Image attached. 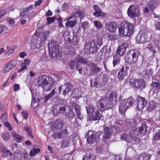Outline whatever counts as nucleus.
Returning <instances> with one entry per match:
<instances>
[{
    "label": "nucleus",
    "mask_w": 160,
    "mask_h": 160,
    "mask_svg": "<svg viewBox=\"0 0 160 160\" xmlns=\"http://www.w3.org/2000/svg\"><path fill=\"white\" fill-rule=\"evenodd\" d=\"M55 76L41 74L38 77L37 83L38 86L46 92L50 91L54 87L55 81Z\"/></svg>",
    "instance_id": "1"
},
{
    "label": "nucleus",
    "mask_w": 160,
    "mask_h": 160,
    "mask_svg": "<svg viewBox=\"0 0 160 160\" xmlns=\"http://www.w3.org/2000/svg\"><path fill=\"white\" fill-rule=\"evenodd\" d=\"M117 96L115 92L110 93L108 97L102 98L99 100L98 105L100 109L106 108L108 109H112L114 106L113 101L117 100Z\"/></svg>",
    "instance_id": "2"
},
{
    "label": "nucleus",
    "mask_w": 160,
    "mask_h": 160,
    "mask_svg": "<svg viewBox=\"0 0 160 160\" xmlns=\"http://www.w3.org/2000/svg\"><path fill=\"white\" fill-rule=\"evenodd\" d=\"M135 30V26L126 21H122L121 26L118 28V36L123 37L124 36L130 37L132 35Z\"/></svg>",
    "instance_id": "3"
},
{
    "label": "nucleus",
    "mask_w": 160,
    "mask_h": 160,
    "mask_svg": "<svg viewBox=\"0 0 160 160\" xmlns=\"http://www.w3.org/2000/svg\"><path fill=\"white\" fill-rule=\"evenodd\" d=\"M49 55L52 58H54L59 56L60 51L58 42L56 41L51 40L48 44Z\"/></svg>",
    "instance_id": "4"
},
{
    "label": "nucleus",
    "mask_w": 160,
    "mask_h": 160,
    "mask_svg": "<svg viewBox=\"0 0 160 160\" xmlns=\"http://www.w3.org/2000/svg\"><path fill=\"white\" fill-rule=\"evenodd\" d=\"M86 110L88 115H92V121L98 120L101 119L102 116L101 113L92 104H89L86 107Z\"/></svg>",
    "instance_id": "5"
},
{
    "label": "nucleus",
    "mask_w": 160,
    "mask_h": 160,
    "mask_svg": "<svg viewBox=\"0 0 160 160\" xmlns=\"http://www.w3.org/2000/svg\"><path fill=\"white\" fill-rule=\"evenodd\" d=\"M84 49L87 54L96 53L98 51V48L96 44L95 40L93 39L90 42L85 43Z\"/></svg>",
    "instance_id": "6"
},
{
    "label": "nucleus",
    "mask_w": 160,
    "mask_h": 160,
    "mask_svg": "<svg viewBox=\"0 0 160 160\" xmlns=\"http://www.w3.org/2000/svg\"><path fill=\"white\" fill-rule=\"evenodd\" d=\"M131 57L128 54L125 57V60L129 65H134L137 62L140 53L139 51L133 50L131 52Z\"/></svg>",
    "instance_id": "7"
},
{
    "label": "nucleus",
    "mask_w": 160,
    "mask_h": 160,
    "mask_svg": "<svg viewBox=\"0 0 160 160\" xmlns=\"http://www.w3.org/2000/svg\"><path fill=\"white\" fill-rule=\"evenodd\" d=\"M129 83L130 85L134 89H138L139 88H143L146 87L145 82L142 79H131L129 81Z\"/></svg>",
    "instance_id": "8"
},
{
    "label": "nucleus",
    "mask_w": 160,
    "mask_h": 160,
    "mask_svg": "<svg viewBox=\"0 0 160 160\" xmlns=\"http://www.w3.org/2000/svg\"><path fill=\"white\" fill-rule=\"evenodd\" d=\"M127 13L130 17H138L140 15L139 7L136 5H131L128 9Z\"/></svg>",
    "instance_id": "9"
},
{
    "label": "nucleus",
    "mask_w": 160,
    "mask_h": 160,
    "mask_svg": "<svg viewBox=\"0 0 160 160\" xmlns=\"http://www.w3.org/2000/svg\"><path fill=\"white\" fill-rule=\"evenodd\" d=\"M102 134V131H99L98 132H94L87 139V141L88 144H93L97 142L100 139V136Z\"/></svg>",
    "instance_id": "10"
},
{
    "label": "nucleus",
    "mask_w": 160,
    "mask_h": 160,
    "mask_svg": "<svg viewBox=\"0 0 160 160\" xmlns=\"http://www.w3.org/2000/svg\"><path fill=\"white\" fill-rule=\"evenodd\" d=\"M129 68L126 65L123 66L118 72V78L120 81H122L124 78L128 74Z\"/></svg>",
    "instance_id": "11"
},
{
    "label": "nucleus",
    "mask_w": 160,
    "mask_h": 160,
    "mask_svg": "<svg viewBox=\"0 0 160 160\" xmlns=\"http://www.w3.org/2000/svg\"><path fill=\"white\" fill-rule=\"evenodd\" d=\"M129 44L127 42H123L121 45L119 46L117 48L116 54L121 57L125 53L127 48H129Z\"/></svg>",
    "instance_id": "12"
},
{
    "label": "nucleus",
    "mask_w": 160,
    "mask_h": 160,
    "mask_svg": "<svg viewBox=\"0 0 160 160\" xmlns=\"http://www.w3.org/2000/svg\"><path fill=\"white\" fill-rule=\"evenodd\" d=\"M137 101L138 102L137 108L138 110L141 111L147 106V101L144 98L140 96L138 97Z\"/></svg>",
    "instance_id": "13"
},
{
    "label": "nucleus",
    "mask_w": 160,
    "mask_h": 160,
    "mask_svg": "<svg viewBox=\"0 0 160 160\" xmlns=\"http://www.w3.org/2000/svg\"><path fill=\"white\" fill-rule=\"evenodd\" d=\"M103 130L104 134L102 140L104 142H106L112 134L111 128L108 127H105V125H104L103 127Z\"/></svg>",
    "instance_id": "14"
},
{
    "label": "nucleus",
    "mask_w": 160,
    "mask_h": 160,
    "mask_svg": "<svg viewBox=\"0 0 160 160\" xmlns=\"http://www.w3.org/2000/svg\"><path fill=\"white\" fill-rule=\"evenodd\" d=\"M17 62L15 60H12L7 63L3 68L4 73L9 72L15 67Z\"/></svg>",
    "instance_id": "15"
},
{
    "label": "nucleus",
    "mask_w": 160,
    "mask_h": 160,
    "mask_svg": "<svg viewBox=\"0 0 160 160\" xmlns=\"http://www.w3.org/2000/svg\"><path fill=\"white\" fill-rule=\"evenodd\" d=\"M89 67L90 74L91 75L97 74L101 70V68H99L97 65L93 63L89 64Z\"/></svg>",
    "instance_id": "16"
},
{
    "label": "nucleus",
    "mask_w": 160,
    "mask_h": 160,
    "mask_svg": "<svg viewBox=\"0 0 160 160\" xmlns=\"http://www.w3.org/2000/svg\"><path fill=\"white\" fill-rule=\"evenodd\" d=\"M65 110V106H63L62 107H60V105L57 104L54 106L53 112L54 114L58 115L61 113H63Z\"/></svg>",
    "instance_id": "17"
},
{
    "label": "nucleus",
    "mask_w": 160,
    "mask_h": 160,
    "mask_svg": "<svg viewBox=\"0 0 160 160\" xmlns=\"http://www.w3.org/2000/svg\"><path fill=\"white\" fill-rule=\"evenodd\" d=\"M106 29L111 32H114L116 31L118 28L117 25L114 22H111L110 23L106 25Z\"/></svg>",
    "instance_id": "18"
},
{
    "label": "nucleus",
    "mask_w": 160,
    "mask_h": 160,
    "mask_svg": "<svg viewBox=\"0 0 160 160\" xmlns=\"http://www.w3.org/2000/svg\"><path fill=\"white\" fill-rule=\"evenodd\" d=\"M125 102L122 100L119 105V112L122 115H124L127 110L128 108L125 103Z\"/></svg>",
    "instance_id": "19"
},
{
    "label": "nucleus",
    "mask_w": 160,
    "mask_h": 160,
    "mask_svg": "<svg viewBox=\"0 0 160 160\" xmlns=\"http://www.w3.org/2000/svg\"><path fill=\"white\" fill-rule=\"evenodd\" d=\"M152 155L145 152H143L139 154L136 160H150Z\"/></svg>",
    "instance_id": "20"
},
{
    "label": "nucleus",
    "mask_w": 160,
    "mask_h": 160,
    "mask_svg": "<svg viewBox=\"0 0 160 160\" xmlns=\"http://www.w3.org/2000/svg\"><path fill=\"white\" fill-rule=\"evenodd\" d=\"M147 127L145 123H142L141 126L138 128V131L140 135H144L147 132Z\"/></svg>",
    "instance_id": "21"
},
{
    "label": "nucleus",
    "mask_w": 160,
    "mask_h": 160,
    "mask_svg": "<svg viewBox=\"0 0 160 160\" xmlns=\"http://www.w3.org/2000/svg\"><path fill=\"white\" fill-rule=\"evenodd\" d=\"M145 34L138 35L136 41L138 43H144L148 41L147 38H145Z\"/></svg>",
    "instance_id": "22"
},
{
    "label": "nucleus",
    "mask_w": 160,
    "mask_h": 160,
    "mask_svg": "<svg viewBox=\"0 0 160 160\" xmlns=\"http://www.w3.org/2000/svg\"><path fill=\"white\" fill-rule=\"evenodd\" d=\"M122 100L125 102V104L127 105L128 108L132 106L135 102L134 100L131 97Z\"/></svg>",
    "instance_id": "23"
},
{
    "label": "nucleus",
    "mask_w": 160,
    "mask_h": 160,
    "mask_svg": "<svg viewBox=\"0 0 160 160\" xmlns=\"http://www.w3.org/2000/svg\"><path fill=\"white\" fill-rule=\"evenodd\" d=\"M62 126V121L60 119H57L54 123V128L56 129H60Z\"/></svg>",
    "instance_id": "24"
},
{
    "label": "nucleus",
    "mask_w": 160,
    "mask_h": 160,
    "mask_svg": "<svg viewBox=\"0 0 160 160\" xmlns=\"http://www.w3.org/2000/svg\"><path fill=\"white\" fill-rule=\"evenodd\" d=\"M121 57L115 54L113 56V61L112 62L113 65L114 67L119 65L120 62V57Z\"/></svg>",
    "instance_id": "25"
},
{
    "label": "nucleus",
    "mask_w": 160,
    "mask_h": 160,
    "mask_svg": "<svg viewBox=\"0 0 160 160\" xmlns=\"http://www.w3.org/2000/svg\"><path fill=\"white\" fill-rule=\"evenodd\" d=\"M22 154L21 152L19 150L16 151L13 154L14 160H22Z\"/></svg>",
    "instance_id": "26"
},
{
    "label": "nucleus",
    "mask_w": 160,
    "mask_h": 160,
    "mask_svg": "<svg viewBox=\"0 0 160 160\" xmlns=\"http://www.w3.org/2000/svg\"><path fill=\"white\" fill-rule=\"evenodd\" d=\"M121 138L129 143L132 142V137L130 135H129L126 133H123L121 134Z\"/></svg>",
    "instance_id": "27"
},
{
    "label": "nucleus",
    "mask_w": 160,
    "mask_h": 160,
    "mask_svg": "<svg viewBox=\"0 0 160 160\" xmlns=\"http://www.w3.org/2000/svg\"><path fill=\"white\" fill-rule=\"evenodd\" d=\"M77 60H71L69 62V68L71 70H73L75 67L76 68L78 66V63Z\"/></svg>",
    "instance_id": "28"
},
{
    "label": "nucleus",
    "mask_w": 160,
    "mask_h": 160,
    "mask_svg": "<svg viewBox=\"0 0 160 160\" xmlns=\"http://www.w3.org/2000/svg\"><path fill=\"white\" fill-rule=\"evenodd\" d=\"M12 135L14 140L17 142H20V141L23 138L22 137L18 135L14 132H12Z\"/></svg>",
    "instance_id": "29"
},
{
    "label": "nucleus",
    "mask_w": 160,
    "mask_h": 160,
    "mask_svg": "<svg viewBox=\"0 0 160 160\" xmlns=\"http://www.w3.org/2000/svg\"><path fill=\"white\" fill-rule=\"evenodd\" d=\"M2 152L5 157H11L12 155V152L9 150L7 149L5 147H3L2 150Z\"/></svg>",
    "instance_id": "30"
},
{
    "label": "nucleus",
    "mask_w": 160,
    "mask_h": 160,
    "mask_svg": "<svg viewBox=\"0 0 160 160\" xmlns=\"http://www.w3.org/2000/svg\"><path fill=\"white\" fill-rule=\"evenodd\" d=\"M59 133L61 138H67L68 136V132L66 128L62 130Z\"/></svg>",
    "instance_id": "31"
},
{
    "label": "nucleus",
    "mask_w": 160,
    "mask_h": 160,
    "mask_svg": "<svg viewBox=\"0 0 160 160\" xmlns=\"http://www.w3.org/2000/svg\"><path fill=\"white\" fill-rule=\"evenodd\" d=\"M128 127L131 128H133L136 127L137 123L135 119H130L128 123Z\"/></svg>",
    "instance_id": "32"
},
{
    "label": "nucleus",
    "mask_w": 160,
    "mask_h": 160,
    "mask_svg": "<svg viewBox=\"0 0 160 160\" xmlns=\"http://www.w3.org/2000/svg\"><path fill=\"white\" fill-rule=\"evenodd\" d=\"M96 157L92 154H89L88 155L87 154L83 158L82 160H95Z\"/></svg>",
    "instance_id": "33"
},
{
    "label": "nucleus",
    "mask_w": 160,
    "mask_h": 160,
    "mask_svg": "<svg viewBox=\"0 0 160 160\" xmlns=\"http://www.w3.org/2000/svg\"><path fill=\"white\" fill-rule=\"evenodd\" d=\"M156 3V2L153 0H151L148 2V8L151 11H152L155 8Z\"/></svg>",
    "instance_id": "34"
},
{
    "label": "nucleus",
    "mask_w": 160,
    "mask_h": 160,
    "mask_svg": "<svg viewBox=\"0 0 160 160\" xmlns=\"http://www.w3.org/2000/svg\"><path fill=\"white\" fill-rule=\"evenodd\" d=\"M79 39V38L77 35H74L73 38L71 40V43L74 45H76L78 43Z\"/></svg>",
    "instance_id": "35"
},
{
    "label": "nucleus",
    "mask_w": 160,
    "mask_h": 160,
    "mask_svg": "<svg viewBox=\"0 0 160 160\" xmlns=\"http://www.w3.org/2000/svg\"><path fill=\"white\" fill-rule=\"evenodd\" d=\"M67 118L69 120H72L75 116V113L73 111L72 109L69 107V111L68 113L66 115Z\"/></svg>",
    "instance_id": "36"
},
{
    "label": "nucleus",
    "mask_w": 160,
    "mask_h": 160,
    "mask_svg": "<svg viewBox=\"0 0 160 160\" xmlns=\"http://www.w3.org/2000/svg\"><path fill=\"white\" fill-rule=\"evenodd\" d=\"M55 94V89H53L52 90V92L48 94V95H46L44 98L45 100V102H46L48 100L54 96Z\"/></svg>",
    "instance_id": "37"
},
{
    "label": "nucleus",
    "mask_w": 160,
    "mask_h": 160,
    "mask_svg": "<svg viewBox=\"0 0 160 160\" xmlns=\"http://www.w3.org/2000/svg\"><path fill=\"white\" fill-rule=\"evenodd\" d=\"M156 107L155 101L152 100L149 102L148 110L150 111H152L155 109Z\"/></svg>",
    "instance_id": "38"
},
{
    "label": "nucleus",
    "mask_w": 160,
    "mask_h": 160,
    "mask_svg": "<svg viewBox=\"0 0 160 160\" xmlns=\"http://www.w3.org/2000/svg\"><path fill=\"white\" fill-rule=\"evenodd\" d=\"M77 22V21L76 20L68 21L66 22L65 25L67 27H71L73 28L74 27Z\"/></svg>",
    "instance_id": "39"
},
{
    "label": "nucleus",
    "mask_w": 160,
    "mask_h": 160,
    "mask_svg": "<svg viewBox=\"0 0 160 160\" xmlns=\"http://www.w3.org/2000/svg\"><path fill=\"white\" fill-rule=\"evenodd\" d=\"M160 140V130H158L157 132H156L153 135V138L152 140L156 141Z\"/></svg>",
    "instance_id": "40"
},
{
    "label": "nucleus",
    "mask_w": 160,
    "mask_h": 160,
    "mask_svg": "<svg viewBox=\"0 0 160 160\" xmlns=\"http://www.w3.org/2000/svg\"><path fill=\"white\" fill-rule=\"evenodd\" d=\"M10 135L9 132H5L2 133V138L5 141H7L9 139Z\"/></svg>",
    "instance_id": "41"
},
{
    "label": "nucleus",
    "mask_w": 160,
    "mask_h": 160,
    "mask_svg": "<svg viewBox=\"0 0 160 160\" xmlns=\"http://www.w3.org/2000/svg\"><path fill=\"white\" fill-rule=\"evenodd\" d=\"M69 139H65L62 141L61 147L63 148L67 147L69 145Z\"/></svg>",
    "instance_id": "42"
},
{
    "label": "nucleus",
    "mask_w": 160,
    "mask_h": 160,
    "mask_svg": "<svg viewBox=\"0 0 160 160\" xmlns=\"http://www.w3.org/2000/svg\"><path fill=\"white\" fill-rule=\"evenodd\" d=\"M56 19V17L55 16L47 18H46V20L47 21V25H49L52 22H54Z\"/></svg>",
    "instance_id": "43"
},
{
    "label": "nucleus",
    "mask_w": 160,
    "mask_h": 160,
    "mask_svg": "<svg viewBox=\"0 0 160 160\" xmlns=\"http://www.w3.org/2000/svg\"><path fill=\"white\" fill-rule=\"evenodd\" d=\"M131 137L133 136H138L140 135V133H139V131L137 128L134 129H133L130 132V133Z\"/></svg>",
    "instance_id": "44"
},
{
    "label": "nucleus",
    "mask_w": 160,
    "mask_h": 160,
    "mask_svg": "<svg viewBox=\"0 0 160 160\" xmlns=\"http://www.w3.org/2000/svg\"><path fill=\"white\" fill-rule=\"evenodd\" d=\"M78 62L83 64H86L88 63V61L83 57L80 56L78 59Z\"/></svg>",
    "instance_id": "45"
},
{
    "label": "nucleus",
    "mask_w": 160,
    "mask_h": 160,
    "mask_svg": "<svg viewBox=\"0 0 160 160\" xmlns=\"http://www.w3.org/2000/svg\"><path fill=\"white\" fill-rule=\"evenodd\" d=\"M117 38V36L116 34H108V39L109 41H113Z\"/></svg>",
    "instance_id": "46"
},
{
    "label": "nucleus",
    "mask_w": 160,
    "mask_h": 160,
    "mask_svg": "<svg viewBox=\"0 0 160 160\" xmlns=\"http://www.w3.org/2000/svg\"><path fill=\"white\" fill-rule=\"evenodd\" d=\"M152 87L155 88V90H158V91H160V83L159 82H152Z\"/></svg>",
    "instance_id": "47"
},
{
    "label": "nucleus",
    "mask_w": 160,
    "mask_h": 160,
    "mask_svg": "<svg viewBox=\"0 0 160 160\" xmlns=\"http://www.w3.org/2000/svg\"><path fill=\"white\" fill-rule=\"evenodd\" d=\"M93 22L94 25L97 28L101 29L102 28L103 25L101 22L97 21H94Z\"/></svg>",
    "instance_id": "48"
},
{
    "label": "nucleus",
    "mask_w": 160,
    "mask_h": 160,
    "mask_svg": "<svg viewBox=\"0 0 160 160\" xmlns=\"http://www.w3.org/2000/svg\"><path fill=\"white\" fill-rule=\"evenodd\" d=\"M82 92L81 90H78L77 92L75 94V98L78 99L82 97Z\"/></svg>",
    "instance_id": "49"
},
{
    "label": "nucleus",
    "mask_w": 160,
    "mask_h": 160,
    "mask_svg": "<svg viewBox=\"0 0 160 160\" xmlns=\"http://www.w3.org/2000/svg\"><path fill=\"white\" fill-rule=\"evenodd\" d=\"M77 15L81 20L83 18L85 17V13H84L82 11H77Z\"/></svg>",
    "instance_id": "50"
},
{
    "label": "nucleus",
    "mask_w": 160,
    "mask_h": 160,
    "mask_svg": "<svg viewBox=\"0 0 160 160\" xmlns=\"http://www.w3.org/2000/svg\"><path fill=\"white\" fill-rule=\"evenodd\" d=\"M147 48L152 52L153 56H154L155 53L156 52V51L153 48L152 45L150 44L148 45L147 47Z\"/></svg>",
    "instance_id": "51"
},
{
    "label": "nucleus",
    "mask_w": 160,
    "mask_h": 160,
    "mask_svg": "<svg viewBox=\"0 0 160 160\" xmlns=\"http://www.w3.org/2000/svg\"><path fill=\"white\" fill-rule=\"evenodd\" d=\"M64 85L66 86V88L69 91H70L72 88V85L70 82H66Z\"/></svg>",
    "instance_id": "52"
},
{
    "label": "nucleus",
    "mask_w": 160,
    "mask_h": 160,
    "mask_svg": "<svg viewBox=\"0 0 160 160\" xmlns=\"http://www.w3.org/2000/svg\"><path fill=\"white\" fill-rule=\"evenodd\" d=\"M76 114L78 116V118L80 120H82L83 118V116L81 115V113L80 109L77 110L75 111Z\"/></svg>",
    "instance_id": "53"
},
{
    "label": "nucleus",
    "mask_w": 160,
    "mask_h": 160,
    "mask_svg": "<svg viewBox=\"0 0 160 160\" xmlns=\"http://www.w3.org/2000/svg\"><path fill=\"white\" fill-rule=\"evenodd\" d=\"M88 24L87 21L81 23V27L83 29L84 31L88 28Z\"/></svg>",
    "instance_id": "54"
},
{
    "label": "nucleus",
    "mask_w": 160,
    "mask_h": 160,
    "mask_svg": "<svg viewBox=\"0 0 160 160\" xmlns=\"http://www.w3.org/2000/svg\"><path fill=\"white\" fill-rule=\"evenodd\" d=\"M4 126L8 128V130L9 131H11L12 130V127L10 123L7 122H5L4 123Z\"/></svg>",
    "instance_id": "55"
},
{
    "label": "nucleus",
    "mask_w": 160,
    "mask_h": 160,
    "mask_svg": "<svg viewBox=\"0 0 160 160\" xmlns=\"http://www.w3.org/2000/svg\"><path fill=\"white\" fill-rule=\"evenodd\" d=\"M154 46L157 47L158 49H160V41L158 40H155L154 41Z\"/></svg>",
    "instance_id": "56"
},
{
    "label": "nucleus",
    "mask_w": 160,
    "mask_h": 160,
    "mask_svg": "<svg viewBox=\"0 0 160 160\" xmlns=\"http://www.w3.org/2000/svg\"><path fill=\"white\" fill-rule=\"evenodd\" d=\"M68 53L69 54L72 56L74 55L75 54V50L73 48H70Z\"/></svg>",
    "instance_id": "57"
},
{
    "label": "nucleus",
    "mask_w": 160,
    "mask_h": 160,
    "mask_svg": "<svg viewBox=\"0 0 160 160\" xmlns=\"http://www.w3.org/2000/svg\"><path fill=\"white\" fill-rule=\"evenodd\" d=\"M132 140L134 142V143L136 144H138L140 142V139L139 138L135 136L132 137Z\"/></svg>",
    "instance_id": "58"
},
{
    "label": "nucleus",
    "mask_w": 160,
    "mask_h": 160,
    "mask_svg": "<svg viewBox=\"0 0 160 160\" xmlns=\"http://www.w3.org/2000/svg\"><path fill=\"white\" fill-rule=\"evenodd\" d=\"M22 115L23 116V118L26 120H27L28 118V114L27 111H22L21 112Z\"/></svg>",
    "instance_id": "59"
},
{
    "label": "nucleus",
    "mask_w": 160,
    "mask_h": 160,
    "mask_svg": "<svg viewBox=\"0 0 160 160\" xmlns=\"http://www.w3.org/2000/svg\"><path fill=\"white\" fill-rule=\"evenodd\" d=\"M102 11H95L93 13V15L96 17H98L102 16Z\"/></svg>",
    "instance_id": "60"
},
{
    "label": "nucleus",
    "mask_w": 160,
    "mask_h": 160,
    "mask_svg": "<svg viewBox=\"0 0 160 160\" xmlns=\"http://www.w3.org/2000/svg\"><path fill=\"white\" fill-rule=\"evenodd\" d=\"M27 67L26 65H23L22 66L21 68L18 70V73H20L24 70H27Z\"/></svg>",
    "instance_id": "61"
},
{
    "label": "nucleus",
    "mask_w": 160,
    "mask_h": 160,
    "mask_svg": "<svg viewBox=\"0 0 160 160\" xmlns=\"http://www.w3.org/2000/svg\"><path fill=\"white\" fill-rule=\"evenodd\" d=\"M77 16L78 15L77 13V12H74L67 19V20H68L72 18H76L77 17Z\"/></svg>",
    "instance_id": "62"
},
{
    "label": "nucleus",
    "mask_w": 160,
    "mask_h": 160,
    "mask_svg": "<svg viewBox=\"0 0 160 160\" xmlns=\"http://www.w3.org/2000/svg\"><path fill=\"white\" fill-rule=\"evenodd\" d=\"M13 87L14 91L16 92L20 89V86L18 84L16 83L14 84Z\"/></svg>",
    "instance_id": "63"
},
{
    "label": "nucleus",
    "mask_w": 160,
    "mask_h": 160,
    "mask_svg": "<svg viewBox=\"0 0 160 160\" xmlns=\"http://www.w3.org/2000/svg\"><path fill=\"white\" fill-rule=\"evenodd\" d=\"M6 13V11L4 9H0V18H1Z\"/></svg>",
    "instance_id": "64"
}]
</instances>
